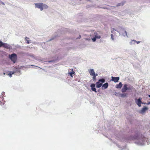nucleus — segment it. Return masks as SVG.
I'll list each match as a JSON object with an SVG mask.
<instances>
[{
    "mask_svg": "<svg viewBox=\"0 0 150 150\" xmlns=\"http://www.w3.org/2000/svg\"><path fill=\"white\" fill-rule=\"evenodd\" d=\"M134 88L132 86L127 84H124L123 87L121 91L123 93H125L127 91H132Z\"/></svg>",
    "mask_w": 150,
    "mask_h": 150,
    "instance_id": "obj_1",
    "label": "nucleus"
},
{
    "mask_svg": "<svg viewBox=\"0 0 150 150\" xmlns=\"http://www.w3.org/2000/svg\"><path fill=\"white\" fill-rule=\"evenodd\" d=\"M90 75L93 76V79L94 81H95L96 79V76L98 75L97 74H95L93 69H91L88 70Z\"/></svg>",
    "mask_w": 150,
    "mask_h": 150,
    "instance_id": "obj_2",
    "label": "nucleus"
},
{
    "mask_svg": "<svg viewBox=\"0 0 150 150\" xmlns=\"http://www.w3.org/2000/svg\"><path fill=\"white\" fill-rule=\"evenodd\" d=\"M9 58L14 63H15L17 59V55L15 54H12L11 55H9Z\"/></svg>",
    "mask_w": 150,
    "mask_h": 150,
    "instance_id": "obj_3",
    "label": "nucleus"
},
{
    "mask_svg": "<svg viewBox=\"0 0 150 150\" xmlns=\"http://www.w3.org/2000/svg\"><path fill=\"white\" fill-rule=\"evenodd\" d=\"M105 81V80L104 79H99L98 81L96 83V87L99 88L102 86L103 83H104Z\"/></svg>",
    "mask_w": 150,
    "mask_h": 150,
    "instance_id": "obj_4",
    "label": "nucleus"
},
{
    "mask_svg": "<svg viewBox=\"0 0 150 150\" xmlns=\"http://www.w3.org/2000/svg\"><path fill=\"white\" fill-rule=\"evenodd\" d=\"M36 7L40 9L41 11H42L43 9V3H38L35 4Z\"/></svg>",
    "mask_w": 150,
    "mask_h": 150,
    "instance_id": "obj_5",
    "label": "nucleus"
},
{
    "mask_svg": "<svg viewBox=\"0 0 150 150\" xmlns=\"http://www.w3.org/2000/svg\"><path fill=\"white\" fill-rule=\"evenodd\" d=\"M141 99L142 98H139L138 99H135L136 103L138 105L139 107L141 106V104L142 103L145 104V103H142L141 101Z\"/></svg>",
    "mask_w": 150,
    "mask_h": 150,
    "instance_id": "obj_6",
    "label": "nucleus"
},
{
    "mask_svg": "<svg viewBox=\"0 0 150 150\" xmlns=\"http://www.w3.org/2000/svg\"><path fill=\"white\" fill-rule=\"evenodd\" d=\"M120 32L123 36H127V32L124 28H121Z\"/></svg>",
    "mask_w": 150,
    "mask_h": 150,
    "instance_id": "obj_7",
    "label": "nucleus"
},
{
    "mask_svg": "<svg viewBox=\"0 0 150 150\" xmlns=\"http://www.w3.org/2000/svg\"><path fill=\"white\" fill-rule=\"evenodd\" d=\"M120 78L118 77H113L112 76L111 77V80L114 82H117L119 80Z\"/></svg>",
    "mask_w": 150,
    "mask_h": 150,
    "instance_id": "obj_8",
    "label": "nucleus"
},
{
    "mask_svg": "<svg viewBox=\"0 0 150 150\" xmlns=\"http://www.w3.org/2000/svg\"><path fill=\"white\" fill-rule=\"evenodd\" d=\"M2 47L6 49H9L10 48V46L7 43L3 42Z\"/></svg>",
    "mask_w": 150,
    "mask_h": 150,
    "instance_id": "obj_9",
    "label": "nucleus"
},
{
    "mask_svg": "<svg viewBox=\"0 0 150 150\" xmlns=\"http://www.w3.org/2000/svg\"><path fill=\"white\" fill-rule=\"evenodd\" d=\"M108 83H106L104 84L102 86V89H106L108 86Z\"/></svg>",
    "mask_w": 150,
    "mask_h": 150,
    "instance_id": "obj_10",
    "label": "nucleus"
},
{
    "mask_svg": "<svg viewBox=\"0 0 150 150\" xmlns=\"http://www.w3.org/2000/svg\"><path fill=\"white\" fill-rule=\"evenodd\" d=\"M95 85L94 84H92L91 85V88L92 90L96 92V89L95 88Z\"/></svg>",
    "mask_w": 150,
    "mask_h": 150,
    "instance_id": "obj_11",
    "label": "nucleus"
},
{
    "mask_svg": "<svg viewBox=\"0 0 150 150\" xmlns=\"http://www.w3.org/2000/svg\"><path fill=\"white\" fill-rule=\"evenodd\" d=\"M148 108L144 106L141 110L140 112L141 113H143L145 112L146 111L148 110Z\"/></svg>",
    "mask_w": 150,
    "mask_h": 150,
    "instance_id": "obj_12",
    "label": "nucleus"
},
{
    "mask_svg": "<svg viewBox=\"0 0 150 150\" xmlns=\"http://www.w3.org/2000/svg\"><path fill=\"white\" fill-rule=\"evenodd\" d=\"M140 41H136L135 40H132L131 42H130L131 44H135V43H137V44H139L140 43Z\"/></svg>",
    "mask_w": 150,
    "mask_h": 150,
    "instance_id": "obj_13",
    "label": "nucleus"
},
{
    "mask_svg": "<svg viewBox=\"0 0 150 150\" xmlns=\"http://www.w3.org/2000/svg\"><path fill=\"white\" fill-rule=\"evenodd\" d=\"M94 34L95 36V37L96 39H100V38L101 37L97 33H94Z\"/></svg>",
    "mask_w": 150,
    "mask_h": 150,
    "instance_id": "obj_14",
    "label": "nucleus"
},
{
    "mask_svg": "<svg viewBox=\"0 0 150 150\" xmlns=\"http://www.w3.org/2000/svg\"><path fill=\"white\" fill-rule=\"evenodd\" d=\"M122 86V84L121 82H120L118 84L116 85V87L118 88H121Z\"/></svg>",
    "mask_w": 150,
    "mask_h": 150,
    "instance_id": "obj_15",
    "label": "nucleus"
},
{
    "mask_svg": "<svg viewBox=\"0 0 150 150\" xmlns=\"http://www.w3.org/2000/svg\"><path fill=\"white\" fill-rule=\"evenodd\" d=\"M125 2H122L121 3H118L117 5V6H123L125 3Z\"/></svg>",
    "mask_w": 150,
    "mask_h": 150,
    "instance_id": "obj_16",
    "label": "nucleus"
},
{
    "mask_svg": "<svg viewBox=\"0 0 150 150\" xmlns=\"http://www.w3.org/2000/svg\"><path fill=\"white\" fill-rule=\"evenodd\" d=\"M14 73V72L10 71L9 72V73L8 74V75H9V76L11 77H12V74H13Z\"/></svg>",
    "mask_w": 150,
    "mask_h": 150,
    "instance_id": "obj_17",
    "label": "nucleus"
},
{
    "mask_svg": "<svg viewBox=\"0 0 150 150\" xmlns=\"http://www.w3.org/2000/svg\"><path fill=\"white\" fill-rule=\"evenodd\" d=\"M75 72L74 71L73 69H72V72H69V74L72 77H73L72 74H74Z\"/></svg>",
    "mask_w": 150,
    "mask_h": 150,
    "instance_id": "obj_18",
    "label": "nucleus"
},
{
    "mask_svg": "<svg viewBox=\"0 0 150 150\" xmlns=\"http://www.w3.org/2000/svg\"><path fill=\"white\" fill-rule=\"evenodd\" d=\"M29 38L27 37L25 38V40L27 42V43L29 44L30 43V40H29Z\"/></svg>",
    "mask_w": 150,
    "mask_h": 150,
    "instance_id": "obj_19",
    "label": "nucleus"
},
{
    "mask_svg": "<svg viewBox=\"0 0 150 150\" xmlns=\"http://www.w3.org/2000/svg\"><path fill=\"white\" fill-rule=\"evenodd\" d=\"M43 8H48V6L45 4H43Z\"/></svg>",
    "mask_w": 150,
    "mask_h": 150,
    "instance_id": "obj_20",
    "label": "nucleus"
},
{
    "mask_svg": "<svg viewBox=\"0 0 150 150\" xmlns=\"http://www.w3.org/2000/svg\"><path fill=\"white\" fill-rule=\"evenodd\" d=\"M125 95L126 94H119V97H123L125 96Z\"/></svg>",
    "mask_w": 150,
    "mask_h": 150,
    "instance_id": "obj_21",
    "label": "nucleus"
},
{
    "mask_svg": "<svg viewBox=\"0 0 150 150\" xmlns=\"http://www.w3.org/2000/svg\"><path fill=\"white\" fill-rule=\"evenodd\" d=\"M3 44V42L1 41H0V47H2Z\"/></svg>",
    "mask_w": 150,
    "mask_h": 150,
    "instance_id": "obj_22",
    "label": "nucleus"
},
{
    "mask_svg": "<svg viewBox=\"0 0 150 150\" xmlns=\"http://www.w3.org/2000/svg\"><path fill=\"white\" fill-rule=\"evenodd\" d=\"M96 38L95 37L92 38V40L93 42H94L96 41Z\"/></svg>",
    "mask_w": 150,
    "mask_h": 150,
    "instance_id": "obj_23",
    "label": "nucleus"
},
{
    "mask_svg": "<svg viewBox=\"0 0 150 150\" xmlns=\"http://www.w3.org/2000/svg\"><path fill=\"white\" fill-rule=\"evenodd\" d=\"M111 39L112 40H114V38H113V35L112 34L111 35Z\"/></svg>",
    "mask_w": 150,
    "mask_h": 150,
    "instance_id": "obj_24",
    "label": "nucleus"
},
{
    "mask_svg": "<svg viewBox=\"0 0 150 150\" xmlns=\"http://www.w3.org/2000/svg\"><path fill=\"white\" fill-rule=\"evenodd\" d=\"M149 96L150 98V95H149Z\"/></svg>",
    "mask_w": 150,
    "mask_h": 150,
    "instance_id": "obj_25",
    "label": "nucleus"
},
{
    "mask_svg": "<svg viewBox=\"0 0 150 150\" xmlns=\"http://www.w3.org/2000/svg\"><path fill=\"white\" fill-rule=\"evenodd\" d=\"M115 95H117V94H115Z\"/></svg>",
    "mask_w": 150,
    "mask_h": 150,
    "instance_id": "obj_26",
    "label": "nucleus"
}]
</instances>
